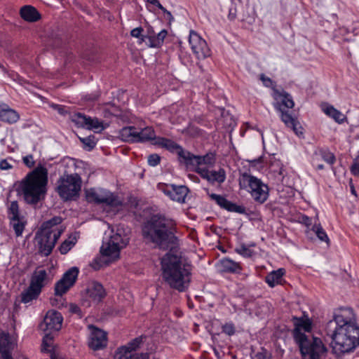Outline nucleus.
<instances>
[{
	"label": "nucleus",
	"instance_id": "obj_1",
	"mask_svg": "<svg viewBox=\"0 0 359 359\" xmlns=\"http://www.w3.org/2000/svg\"><path fill=\"white\" fill-rule=\"evenodd\" d=\"M353 311L349 307L335 310L333 318L325 325V332L335 344L334 349L349 353L359 346V326L355 323Z\"/></svg>",
	"mask_w": 359,
	"mask_h": 359
},
{
	"label": "nucleus",
	"instance_id": "obj_2",
	"mask_svg": "<svg viewBox=\"0 0 359 359\" xmlns=\"http://www.w3.org/2000/svg\"><path fill=\"white\" fill-rule=\"evenodd\" d=\"M176 222L165 214L154 213L142 225V236L147 243L162 250H171L179 245Z\"/></svg>",
	"mask_w": 359,
	"mask_h": 359
},
{
	"label": "nucleus",
	"instance_id": "obj_3",
	"mask_svg": "<svg viewBox=\"0 0 359 359\" xmlns=\"http://www.w3.org/2000/svg\"><path fill=\"white\" fill-rule=\"evenodd\" d=\"M161 276L170 288L185 292L191 280L192 266L182 262V257L168 252L161 259Z\"/></svg>",
	"mask_w": 359,
	"mask_h": 359
},
{
	"label": "nucleus",
	"instance_id": "obj_4",
	"mask_svg": "<svg viewBox=\"0 0 359 359\" xmlns=\"http://www.w3.org/2000/svg\"><path fill=\"white\" fill-rule=\"evenodd\" d=\"M47 184L48 170L39 164L20 182L16 191L27 204L36 205L45 198Z\"/></svg>",
	"mask_w": 359,
	"mask_h": 359
},
{
	"label": "nucleus",
	"instance_id": "obj_5",
	"mask_svg": "<svg viewBox=\"0 0 359 359\" xmlns=\"http://www.w3.org/2000/svg\"><path fill=\"white\" fill-rule=\"evenodd\" d=\"M273 97L274 100L273 106L279 113L280 118L285 126L291 128L297 136H303L304 128L297 118L289 111L294 106L291 95L285 90L280 91L273 88Z\"/></svg>",
	"mask_w": 359,
	"mask_h": 359
},
{
	"label": "nucleus",
	"instance_id": "obj_6",
	"mask_svg": "<svg viewBox=\"0 0 359 359\" xmlns=\"http://www.w3.org/2000/svg\"><path fill=\"white\" fill-rule=\"evenodd\" d=\"M239 185L242 189H249L248 191L255 201L263 204L269 198V188L260 179L248 172L241 174Z\"/></svg>",
	"mask_w": 359,
	"mask_h": 359
},
{
	"label": "nucleus",
	"instance_id": "obj_7",
	"mask_svg": "<svg viewBox=\"0 0 359 359\" xmlns=\"http://www.w3.org/2000/svg\"><path fill=\"white\" fill-rule=\"evenodd\" d=\"M57 192L65 201L75 200L79 196L81 189V177L77 173L65 175L57 180Z\"/></svg>",
	"mask_w": 359,
	"mask_h": 359
},
{
	"label": "nucleus",
	"instance_id": "obj_8",
	"mask_svg": "<svg viewBox=\"0 0 359 359\" xmlns=\"http://www.w3.org/2000/svg\"><path fill=\"white\" fill-rule=\"evenodd\" d=\"M299 348L302 359H321L327 349L322 340L312 337L294 341Z\"/></svg>",
	"mask_w": 359,
	"mask_h": 359
},
{
	"label": "nucleus",
	"instance_id": "obj_9",
	"mask_svg": "<svg viewBox=\"0 0 359 359\" xmlns=\"http://www.w3.org/2000/svg\"><path fill=\"white\" fill-rule=\"evenodd\" d=\"M119 137L123 142L128 143L146 142L150 140L156 142L158 137L151 127L140 129L135 126L121 128L119 131Z\"/></svg>",
	"mask_w": 359,
	"mask_h": 359
},
{
	"label": "nucleus",
	"instance_id": "obj_10",
	"mask_svg": "<svg viewBox=\"0 0 359 359\" xmlns=\"http://www.w3.org/2000/svg\"><path fill=\"white\" fill-rule=\"evenodd\" d=\"M129 242V238L122 237L119 233H116L111 236L107 241H103L100 247V254L104 257H109L113 259H118L120 255V251L125 248Z\"/></svg>",
	"mask_w": 359,
	"mask_h": 359
},
{
	"label": "nucleus",
	"instance_id": "obj_11",
	"mask_svg": "<svg viewBox=\"0 0 359 359\" xmlns=\"http://www.w3.org/2000/svg\"><path fill=\"white\" fill-rule=\"evenodd\" d=\"M69 118L77 128L89 130H94L95 132H101L107 128V126L104 125V122L100 121L97 117L92 118L81 112H73Z\"/></svg>",
	"mask_w": 359,
	"mask_h": 359
},
{
	"label": "nucleus",
	"instance_id": "obj_12",
	"mask_svg": "<svg viewBox=\"0 0 359 359\" xmlns=\"http://www.w3.org/2000/svg\"><path fill=\"white\" fill-rule=\"evenodd\" d=\"M62 232L63 229H59L53 234L37 231L36 233V239L37 241L39 253L45 257L50 255Z\"/></svg>",
	"mask_w": 359,
	"mask_h": 359
},
{
	"label": "nucleus",
	"instance_id": "obj_13",
	"mask_svg": "<svg viewBox=\"0 0 359 359\" xmlns=\"http://www.w3.org/2000/svg\"><path fill=\"white\" fill-rule=\"evenodd\" d=\"M86 197L88 203L95 204H106L108 206L117 208L122 205L118 197L111 192L106 193L104 196L99 195L94 189L86 191Z\"/></svg>",
	"mask_w": 359,
	"mask_h": 359
},
{
	"label": "nucleus",
	"instance_id": "obj_14",
	"mask_svg": "<svg viewBox=\"0 0 359 359\" xmlns=\"http://www.w3.org/2000/svg\"><path fill=\"white\" fill-rule=\"evenodd\" d=\"M189 43L194 54L198 60H204L210 56L211 51L206 41L193 30L190 31Z\"/></svg>",
	"mask_w": 359,
	"mask_h": 359
},
{
	"label": "nucleus",
	"instance_id": "obj_15",
	"mask_svg": "<svg viewBox=\"0 0 359 359\" xmlns=\"http://www.w3.org/2000/svg\"><path fill=\"white\" fill-rule=\"evenodd\" d=\"M158 188L171 200L180 203H185L186 196L189 192V189L185 185L163 184L158 185Z\"/></svg>",
	"mask_w": 359,
	"mask_h": 359
},
{
	"label": "nucleus",
	"instance_id": "obj_16",
	"mask_svg": "<svg viewBox=\"0 0 359 359\" xmlns=\"http://www.w3.org/2000/svg\"><path fill=\"white\" fill-rule=\"evenodd\" d=\"M209 197L211 200L215 201L222 209L231 212H236L242 215H245L246 209L243 205H237L228 199L224 196L219 195L217 194H209L208 189H205Z\"/></svg>",
	"mask_w": 359,
	"mask_h": 359
},
{
	"label": "nucleus",
	"instance_id": "obj_17",
	"mask_svg": "<svg viewBox=\"0 0 359 359\" xmlns=\"http://www.w3.org/2000/svg\"><path fill=\"white\" fill-rule=\"evenodd\" d=\"M292 321L294 324V329L292 330V336L294 341L307 338L308 336L304 332H309L312 329V322L309 318L292 316Z\"/></svg>",
	"mask_w": 359,
	"mask_h": 359
},
{
	"label": "nucleus",
	"instance_id": "obj_18",
	"mask_svg": "<svg viewBox=\"0 0 359 359\" xmlns=\"http://www.w3.org/2000/svg\"><path fill=\"white\" fill-rule=\"evenodd\" d=\"M153 144L154 145L161 147L171 153L177 154L180 161H183L184 163H186L187 154L189 151L184 150L181 145L172 140L163 137H158L156 138V141Z\"/></svg>",
	"mask_w": 359,
	"mask_h": 359
},
{
	"label": "nucleus",
	"instance_id": "obj_19",
	"mask_svg": "<svg viewBox=\"0 0 359 359\" xmlns=\"http://www.w3.org/2000/svg\"><path fill=\"white\" fill-rule=\"evenodd\" d=\"M195 172L198 173L203 179L206 180L210 184L223 183L226 180V171L220 168L218 170H209L205 168L197 167Z\"/></svg>",
	"mask_w": 359,
	"mask_h": 359
},
{
	"label": "nucleus",
	"instance_id": "obj_20",
	"mask_svg": "<svg viewBox=\"0 0 359 359\" xmlns=\"http://www.w3.org/2000/svg\"><path fill=\"white\" fill-rule=\"evenodd\" d=\"M92 329L88 346L94 351L101 350L107 345V332L97 327L95 325H90Z\"/></svg>",
	"mask_w": 359,
	"mask_h": 359
},
{
	"label": "nucleus",
	"instance_id": "obj_21",
	"mask_svg": "<svg viewBox=\"0 0 359 359\" xmlns=\"http://www.w3.org/2000/svg\"><path fill=\"white\" fill-rule=\"evenodd\" d=\"M215 162V153L208 152L205 155L200 156L194 155V154L189 151V153L187 154L185 165L187 167L194 165L199 166L203 164L209 166H213Z\"/></svg>",
	"mask_w": 359,
	"mask_h": 359
},
{
	"label": "nucleus",
	"instance_id": "obj_22",
	"mask_svg": "<svg viewBox=\"0 0 359 359\" xmlns=\"http://www.w3.org/2000/svg\"><path fill=\"white\" fill-rule=\"evenodd\" d=\"M62 321L63 317L61 313L55 310H50L46 313L43 323L41 326L46 331H59L62 327Z\"/></svg>",
	"mask_w": 359,
	"mask_h": 359
},
{
	"label": "nucleus",
	"instance_id": "obj_23",
	"mask_svg": "<svg viewBox=\"0 0 359 359\" xmlns=\"http://www.w3.org/2000/svg\"><path fill=\"white\" fill-rule=\"evenodd\" d=\"M15 348V343L8 332H0V355L1 359H14L12 351Z\"/></svg>",
	"mask_w": 359,
	"mask_h": 359
},
{
	"label": "nucleus",
	"instance_id": "obj_24",
	"mask_svg": "<svg viewBox=\"0 0 359 359\" xmlns=\"http://www.w3.org/2000/svg\"><path fill=\"white\" fill-rule=\"evenodd\" d=\"M217 268L222 273L233 274H239L242 271V267L238 262H236L228 257L221 259L217 263Z\"/></svg>",
	"mask_w": 359,
	"mask_h": 359
},
{
	"label": "nucleus",
	"instance_id": "obj_25",
	"mask_svg": "<svg viewBox=\"0 0 359 359\" xmlns=\"http://www.w3.org/2000/svg\"><path fill=\"white\" fill-rule=\"evenodd\" d=\"M20 119V114L6 104H0V121L8 124L15 123Z\"/></svg>",
	"mask_w": 359,
	"mask_h": 359
},
{
	"label": "nucleus",
	"instance_id": "obj_26",
	"mask_svg": "<svg viewBox=\"0 0 359 359\" xmlns=\"http://www.w3.org/2000/svg\"><path fill=\"white\" fill-rule=\"evenodd\" d=\"M88 296L95 302L99 303L106 296V292L102 285L94 281L86 289Z\"/></svg>",
	"mask_w": 359,
	"mask_h": 359
},
{
	"label": "nucleus",
	"instance_id": "obj_27",
	"mask_svg": "<svg viewBox=\"0 0 359 359\" xmlns=\"http://www.w3.org/2000/svg\"><path fill=\"white\" fill-rule=\"evenodd\" d=\"M20 17L25 21L29 22H35L41 18V15L37 9L31 6L25 5L20 8Z\"/></svg>",
	"mask_w": 359,
	"mask_h": 359
},
{
	"label": "nucleus",
	"instance_id": "obj_28",
	"mask_svg": "<svg viewBox=\"0 0 359 359\" xmlns=\"http://www.w3.org/2000/svg\"><path fill=\"white\" fill-rule=\"evenodd\" d=\"M143 336L135 337L130 341L127 343L125 346H122L117 348L115 353H125V354H134L137 353L136 351L140 347L143 343Z\"/></svg>",
	"mask_w": 359,
	"mask_h": 359
},
{
	"label": "nucleus",
	"instance_id": "obj_29",
	"mask_svg": "<svg viewBox=\"0 0 359 359\" xmlns=\"http://www.w3.org/2000/svg\"><path fill=\"white\" fill-rule=\"evenodd\" d=\"M313 162L315 163L318 157H320L325 162L329 165H333L336 161L334 154L330 151L327 147H318L313 154Z\"/></svg>",
	"mask_w": 359,
	"mask_h": 359
},
{
	"label": "nucleus",
	"instance_id": "obj_30",
	"mask_svg": "<svg viewBox=\"0 0 359 359\" xmlns=\"http://www.w3.org/2000/svg\"><path fill=\"white\" fill-rule=\"evenodd\" d=\"M62 222V218L60 216H55L51 219L43 222L38 231L48 233V234H53L55 231L53 230V228L58 224H60Z\"/></svg>",
	"mask_w": 359,
	"mask_h": 359
},
{
	"label": "nucleus",
	"instance_id": "obj_31",
	"mask_svg": "<svg viewBox=\"0 0 359 359\" xmlns=\"http://www.w3.org/2000/svg\"><path fill=\"white\" fill-rule=\"evenodd\" d=\"M285 271L284 269H278L268 273L265 277L266 283L271 287H275L276 285L280 284Z\"/></svg>",
	"mask_w": 359,
	"mask_h": 359
},
{
	"label": "nucleus",
	"instance_id": "obj_32",
	"mask_svg": "<svg viewBox=\"0 0 359 359\" xmlns=\"http://www.w3.org/2000/svg\"><path fill=\"white\" fill-rule=\"evenodd\" d=\"M41 290L35 288L33 285H30L20 294V302L24 304L29 303L34 299H36L41 294Z\"/></svg>",
	"mask_w": 359,
	"mask_h": 359
},
{
	"label": "nucleus",
	"instance_id": "obj_33",
	"mask_svg": "<svg viewBox=\"0 0 359 359\" xmlns=\"http://www.w3.org/2000/svg\"><path fill=\"white\" fill-rule=\"evenodd\" d=\"M79 273V269L76 266H73L68 269L60 278L71 287L75 284Z\"/></svg>",
	"mask_w": 359,
	"mask_h": 359
},
{
	"label": "nucleus",
	"instance_id": "obj_34",
	"mask_svg": "<svg viewBox=\"0 0 359 359\" xmlns=\"http://www.w3.org/2000/svg\"><path fill=\"white\" fill-rule=\"evenodd\" d=\"M47 277L46 271L44 269L36 271L32 277L30 285L41 291L43 287V281Z\"/></svg>",
	"mask_w": 359,
	"mask_h": 359
},
{
	"label": "nucleus",
	"instance_id": "obj_35",
	"mask_svg": "<svg viewBox=\"0 0 359 359\" xmlns=\"http://www.w3.org/2000/svg\"><path fill=\"white\" fill-rule=\"evenodd\" d=\"M7 215L8 218L10 219V223L15 220H19L20 217H23L20 214L19 204L17 201H13L8 205Z\"/></svg>",
	"mask_w": 359,
	"mask_h": 359
},
{
	"label": "nucleus",
	"instance_id": "obj_36",
	"mask_svg": "<svg viewBox=\"0 0 359 359\" xmlns=\"http://www.w3.org/2000/svg\"><path fill=\"white\" fill-rule=\"evenodd\" d=\"M325 113L332 117L337 123H342L346 119V116L333 106H328L324 109Z\"/></svg>",
	"mask_w": 359,
	"mask_h": 359
},
{
	"label": "nucleus",
	"instance_id": "obj_37",
	"mask_svg": "<svg viewBox=\"0 0 359 359\" xmlns=\"http://www.w3.org/2000/svg\"><path fill=\"white\" fill-rule=\"evenodd\" d=\"M168 34V31L165 29H162L157 34H156L155 37H152L151 43L149 44L150 48H160L162 46L164 42V39Z\"/></svg>",
	"mask_w": 359,
	"mask_h": 359
},
{
	"label": "nucleus",
	"instance_id": "obj_38",
	"mask_svg": "<svg viewBox=\"0 0 359 359\" xmlns=\"http://www.w3.org/2000/svg\"><path fill=\"white\" fill-rule=\"evenodd\" d=\"M79 138L80 142L83 144V149L88 151L93 150L97 144V140L93 135H90L86 137Z\"/></svg>",
	"mask_w": 359,
	"mask_h": 359
},
{
	"label": "nucleus",
	"instance_id": "obj_39",
	"mask_svg": "<svg viewBox=\"0 0 359 359\" xmlns=\"http://www.w3.org/2000/svg\"><path fill=\"white\" fill-rule=\"evenodd\" d=\"M114 359H149V355L148 353L134 354H118V353H115Z\"/></svg>",
	"mask_w": 359,
	"mask_h": 359
},
{
	"label": "nucleus",
	"instance_id": "obj_40",
	"mask_svg": "<svg viewBox=\"0 0 359 359\" xmlns=\"http://www.w3.org/2000/svg\"><path fill=\"white\" fill-rule=\"evenodd\" d=\"M311 230L315 232L316 235L318 238L319 240L321 241H325L327 244L330 243V239L327 235V233L323 229L320 224H315L313 226Z\"/></svg>",
	"mask_w": 359,
	"mask_h": 359
},
{
	"label": "nucleus",
	"instance_id": "obj_41",
	"mask_svg": "<svg viewBox=\"0 0 359 359\" xmlns=\"http://www.w3.org/2000/svg\"><path fill=\"white\" fill-rule=\"evenodd\" d=\"M10 224L13 225L15 235L20 236L25 229L27 222L25 220V217H21L19 220L13 221V222Z\"/></svg>",
	"mask_w": 359,
	"mask_h": 359
},
{
	"label": "nucleus",
	"instance_id": "obj_42",
	"mask_svg": "<svg viewBox=\"0 0 359 359\" xmlns=\"http://www.w3.org/2000/svg\"><path fill=\"white\" fill-rule=\"evenodd\" d=\"M70 288V286L60 279L55 284V295L61 297L65 294Z\"/></svg>",
	"mask_w": 359,
	"mask_h": 359
},
{
	"label": "nucleus",
	"instance_id": "obj_43",
	"mask_svg": "<svg viewBox=\"0 0 359 359\" xmlns=\"http://www.w3.org/2000/svg\"><path fill=\"white\" fill-rule=\"evenodd\" d=\"M76 244V241L65 240L59 246L58 250L62 255H66Z\"/></svg>",
	"mask_w": 359,
	"mask_h": 359
},
{
	"label": "nucleus",
	"instance_id": "obj_44",
	"mask_svg": "<svg viewBox=\"0 0 359 359\" xmlns=\"http://www.w3.org/2000/svg\"><path fill=\"white\" fill-rule=\"evenodd\" d=\"M101 95L100 90H95L90 93H86L82 95L81 100L84 102H93L98 100Z\"/></svg>",
	"mask_w": 359,
	"mask_h": 359
},
{
	"label": "nucleus",
	"instance_id": "obj_45",
	"mask_svg": "<svg viewBox=\"0 0 359 359\" xmlns=\"http://www.w3.org/2000/svg\"><path fill=\"white\" fill-rule=\"evenodd\" d=\"M183 133L191 137H197L200 135L201 130L197 126L193 125L191 123H189L188 126L184 130Z\"/></svg>",
	"mask_w": 359,
	"mask_h": 359
},
{
	"label": "nucleus",
	"instance_id": "obj_46",
	"mask_svg": "<svg viewBox=\"0 0 359 359\" xmlns=\"http://www.w3.org/2000/svg\"><path fill=\"white\" fill-rule=\"evenodd\" d=\"M252 359H272L271 353L265 348L262 347L260 351L257 352L253 356Z\"/></svg>",
	"mask_w": 359,
	"mask_h": 359
},
{
	"label": "nucleus",
	"instance_id": "obj_47",
	"mask_svg": "<svg viewBox=\"0 0 359 359\" xmlns=\"http://www.w3.org/2000/svg\"><path fill=\"white\" fill-rule=\"evenodd\" d=\"M222 332L228 336H232L236 333V327L232 322L226 323L222 326Z\"/></svg>",
	"mask_w": 359,
	"mask_h": 359
},
{
	"label": "nucleus",
	"instance_id": "obj_48",
	"mask_svg": "<svg viewBox=\"0 0 359 359\" xmlns=\"http://www.w3.org/2000/svg\"><path fill=\"white\" fill-rule=\"evenodd\" d=\"M236 252L244 257H251L253 251L249 249L245 244H241L239 248H236Z\"/></svg>",
	"mask_w": 359,
	"mask_h": 359
},
{
	"label": "nucleus",
	"instance_id": "obj_49",
	"mask_svg": "<svg viewBox=\"0 0 359 359\" xmlns=\"http://www.w3.org/2000/svg\"><path fill=\"white\" fill-rule=\"evenodd\" d=\"M161 162V156L157 154H152L148 156V164L154 167L158 165Z\"/></svg>",
	"mask_w": 359,
	"mask_h": 359
},
{
	"label": "nucleus",
	"instance_id": "obj_50",
	"mask_svg": "<svg viewBox=\"0 0 359 359\" xmlns=\"http://www.w3.org/2000/svg\"><path fill=\"white\" fill-rule=\"evenodd\" d=\"M53 108L55 109L58 114L62 116H65L66 114H69L70 116V114H72L73 113H71L68 111L67 108L65 106L60 105V104H53Z\"/></svg>",
	"mask_w": 359,
	"mask_h": 359
},
{
	"label": "nucleus",
	"instance_id": "obj_51",
	"mask_svg": "<svg viewBox=\"0 0 359 359\" xmlns=\"http://www.w3.org/2000/svg\"><path fill=\"white\" fill-rule=\"evenodd\" d=\"M299 222L305 225L306 227H309L312 225V218L304 215L302 214L299 217Z\"/></svg>",
	"mask_w": 359,
	"mask_h": 359
},
{
	"label": "nucleus",
	"instance_id": "obj_52",
	"mask_svg": "<svg viewBox=\"0 0 359 359\" xmlns=\"http://www.w3.org/2000/svg\"><path fill=\"white\" fill-rule=\"evenodd\" d=\"M22 161L24 164L29 168L34 167L35 165V161H34L32 154L24 156L22 158Z\"/></svg>",
	"mask_w": 359,
	"mask_h": 359
},
{
	"label": "nucleus",
	"instance_id": "obj_53",
	"mask_svg": "<svg viewBox=\"0 0 359 359\" xmlns=\"http://www.w3.org/2000/svg\"><path fill=\"white\" fill-rule=\"evenodd\" d=\"M69 311L72 313L77 314L80 318L82 317V311L80 307L76 304H70Z\"/></svg>",
	"mask_w": 359,
	"mask_h": 359
},
{
	"label": "nucleus",
	"instance_id": "obj_54",
	"mask_svg": "<svg viewBox=\"0 0 359 359\" xmlns=\"http://www.w3.org/2000/svg\"><path fill=\"white\" fill-rule=\"evenodd\" d=\"M156 32L154 29V27L151 25H148L147 27V34H145V36H147V39L149 40V43H151V41L152 40V37H155Z\"/></svg>",
	"mask_w": 359,
	"mask_h": 359
},
{
	"label": "nucleus",
	"instance_id": "obj_55",
	"mask_svg": "<svg viewBox=\"0 0 359 359\" xmlns=\"http://www.w3.org/2000/svg\"><path fill=\"white\" fill-rule=\"evenodd\" d=\"M144 29L142 27H136L130 31V35L133 37L140 39Z\"/></svg>",
	"mask_w": 359,
	"mask_h": 359
},
{
	"label": "nucleus",
	"instance_id": "obj_56",
	"mask_svg": "<svg viewBox=\"0 0 359 359\" xmlns=\"http://www.w3.org/2000/svg\"><path fill=\"white\" fill-rule=\"evenodd\" d=\"M260 80L263 82L264 86L267 88L271 87L273 83L272 79L266 76L264 74H260Z\"/></svg>",
	"mask_w": 359,
	"mask_h": 359
},
{
	"label": "nucleus",
	"instance_id": "obj_57",
	"mask_svg": "<svg viewBox=\"0 0 359 359\" xmlns=\"http://www.w3.org/2000/svg\"><path fill=\"white\" fill-rule=\"evenodd\" d=\"M160 10L163 11V13L167 15L168 22L170 24L172 21H174V17L172 16V13L168 11L165 7H163L161 4L158 7Z\"/></svg>",
	"mask_w": 359,
	"mask_h": 359
},
{
	"label": "nucleus",
	"instance_id": "obj_58",
	"mask_svg": "<svg viewBox=\"0 0 359 359\" xmlns=\"http://www.w3.org/2000/svg\"><path fill=\"white\" fill-rule=\"evenodd\" d=\"M90 266L95 271L100 270L102 266V263L101 262L100 259H94L92 263L90 264Z\"/></svg>",
	"mask_w": 359,
	"mask_h": 359
},
{
	"label": "nucleus",
	"instance_id": "obj_59",
	"mask_svg": "<svg viewBox=\"0 0 359 359\" xmlns=\"http://www.w3.org/2000/svg\"><path fill=\"white\" fill-rule=\"evenodd\" d=\"M248 161L249 162L250 165L251 167H256L258 164L263 163L264 158L262 156H259L257 158L252 159V160H248Z\"/></svg>",
	"mask_w": 359,
	"mask_h": 359
},
{
	"label": "nucleus",
	"instance_id": "obj_60",
	"mask_svg": "<svg viewBox=\"0 0 359 359\" xmlns=\"http://www.w3.org/2000/svg\"><path fill=\"white\" fill-rule=\"evenodd\" d=\"M13 166L7 161L6 159H2L0 161V169L3 170H6L11 169Z\"/></svg>",
	"mask_w": 359,
	"mask_h": 359
},
{
	"label": "nucleus",
	"instance_id": "obj_61",
	"mask_svg": "<svg viewBox=\"0 0 359 359\" xmlns=\"http://www.w3.org/2000/svg\"><path fill=\"white\" fill-rule=\"evenodd\" d=\"M236 18V8L232 7L229 8L228 18L229 20H234Z\"/></svg>",
	"mask_w": 359,
	"mask_h": 359
},
{
	"label": "nucleus",
	"instance_id": "obj_62",
	"mask_svg": "<svg viewBox=\"0 0 359 359\" xmlns=\"http://www.w3.org/2000/svg\"><path fill=\"white\" fill-rule=\"evenodd\" d=\"M62 44L63 41L60 37H57L51 43V45L56 48L62 47Z\"/></svg>",
	"mask_w": 359,
	"mask_h": 359
},
{
	"label": "nucleus",
	"instance_id": "obj_63",
	"mask_svg": "<svg viewBox=\"0 0 359 359\" xmlns=\"http://www.w3.org/2000/svg\"><path fill=\"white\" fill-rule=\"evenodd\" d=\"M50 346V342H48V341H44V339L42 340V348H41L42 351H47L48 348Z\"/></svg>",
	"mask_w": 359,
	"mask_h": 359
},
{
	"label": "nucleus",
	"instance_id": "obj_64",
	"mask_svg": "<svg viewBox=\"0 0 359 359\" xmlns=\"http://www.w3.org/2000/svg\"><path fill=\"white\" fill-rule=\"evenodd\" d=\"M43 339H44V341H48V342L50 343L53 340V337L50 333H46L43 337Z\"/></svg>",
	"mask_w": 359,
	"mask_h": 359
}]
</instances>
